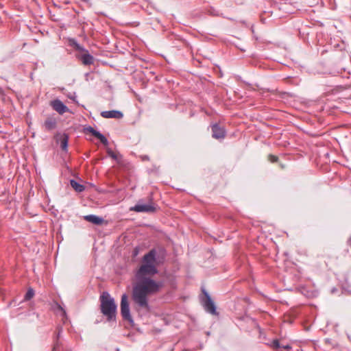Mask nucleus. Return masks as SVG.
Returning a JSON list of instances; mask_svg holds the SVG:
<instances>
[{
    "mask_svg": "<svg viewBox=\"0 0 351 351\" xmlns=\"http://www.w3.org/2000/svg\"><path fill=\"white\" fill-rule=\"evenodd\" d=\"M311 296H315V295L313 293H312L311 294L307 295V297H311Z\"/></svg>",
    "mask_w": 351,
    "mask_h": 351,
    "instance_id": "bb28decb",
    "label": "nucleus"
},
{
    "mask_svg": "<svg viewBox=\"0 0 351 351\" xmlns=\"http://www.w3.org/2000/svg\"><path fill=\"white\" fill-rule=\"evenodd\" d=\"M101 116L106 119H120L123 117V114L121 111L117 110H105L101 112Z\"/></svg>",
    "mask_w": 351,
    "mask_h": 351,
    "instance_id": "1a4fd4ad",
    "label": "nucleus"
},
{
    "mask_svg": "<svg viewBox=\"0 0 351 351\" xmlns=\"http://www.w3.org/2000/svg\"><path fill=\"white\" fill-rule=\"evenodd\" d=\"M269 160L271 162H276L278 160V158L276 156L269 155Z\"/></svg>",
    "mask_w": 351,
    "mask_h": 351,
    "instance_id": "412c9836",
    "label": "nucleus"
},
{
    "mask_svg": "<svg viewBox=\"0 0 351 351\" xmlns=\"http://www.w3.org/2000/svg\"><path fill=\"white\" fill-rule=\"evenodd\" d=\"M60 147L65 152H68V144H69V136L66 133H63L60 136Z\"/></svg>",
    "mask_w": 351,
    "mask_h": 351,
    "instance_id": "9b49d317",
    "label": "nucleus"
},
{
    "mask_svg": "<svg viewBox=\"0 0 351 351\" xmlns=\"http://www.w3.org/2000/svg\"><path fill=\"white\" fill-rule=\"evenodd\" d=\"M130 210L137 213H153L156 210V208L152 204H136Z\"/></svg>",
    "mask_w": 351,
    "mask_h": 351,
    "instance_id": "423d86ee",
    "label": "nucleus"
},
{
    "mask_svg": "<svg viewBox=\"0 0 351 351\" xmlns=\"http://www.w3.org/2000/svg\"><path fill=\"white\" fill-rule=\"evenodd\" d=\"M139 252H140V248L138 246H136L133 250H132V256L133 257H136V256H138V254H139Z\"/></svg>",
    "mask_w": 351,
    "mask_h": 351,
    "instance_id": "aec40b11",
    "label": "nucleus"
},
{
    "mask_svg": "<svg viewBox=\"0 0 351 351\" xmlns=\"http://www.w3.org/2000/svg\"><path fill=\"white\" fill-rule=\"evenodd\" d=\"M57 346H58V341H56V345L53 347V351H55L56 350Z\"/></svg>",
    "mask_w": 351,
    "mask_h": 351,
    "instance_id": "a878e982",
    "label": "nucleus"
},
{
    "mask_svg": "<svg viewBox=\"0 0 351 351\" xmlns=\"http://www.w3.org/2000/svg\"><path fill=\"white\" fill-rule=\"evenodd\" d=\"M203 293L205 295V300H202V303L204 310L212 315H217L216 305L210 295L204 289L203 290Z\"/></svg>",
    "mask_w": 351,
    "mask_h": 351,
    "instance_id": "20e7f679",
    "label": "nucleus"
},
{
    "mask_svg": "<svg viewBox=\"0 0 351 351\" xmlns=\"http://www.w3.org/2000/svg\"><path fill=\"white\" fill-rule=\"evenodd\" d=\"M143 160H149V156L145 155V156H143Z\"/></svg>",
    "mask_w": 351,
    "mask_h": 351,
    "instance_id": "393cba45",
    "label": "nucleus"
},
{
    "mask_svg": "<svg viewBox=\"0 0 351 351\" xmlns=\"http://www.w3.org/2000/svg\"><path fill=\"white\" fill-rule=\"evenodd\" d=\"M69 45L73 47L76 51H85V48L81 45L80 43L77 42V40L74 38H71L69 40Z\"/></svg>",
    "mask_w": 351,
    "mask_h": 351,
    "instance_id": "4468645a",
    "label": "nucleus"
},
{
    "mask_svg": "<svg viewBox=\"0 0 351 351\" xmlns=\"http://www.w3.org/2000/svg\"><path fill=\"white\" fill-rule=\"evenodd\" d=\"M84 219L86 221H88L94 225H97V226L101 225L104 221V219L103 217L95 215H85L84 217Z\"/></svg>",
    "mask_w": 351,
    "mask_h": 351,
    "instance_id": "9d476101",
    "label": "nucleus"
},
{
    "mask_svg": "<svg viewBox=\"0 0 351 351\" xmlns=\"http://www.w3.org/2000/svg\"><path fill=\"white\" fill-rule=\"evenodd\" d=\"M267 344L274 350H278L279 348H281V344L280 343L279 340L277 339L271 340L270 342H268Z\"/></svg>",
    "mask_w": 351,
    "mask_h": 351,
    "instance_id": "dca6fc26",
    "label": "nucleus"
},
{
    "mask_svg": "<svg viewBox=\"0 0 351 351\" xmlns=\"http://www.w3.org/2000/svg\"><path fill=\"white\" fill-rule=\"evenodd\" d=\"M107 153L110 157H111L112 159L118 161L117 156L110 149H108L107 150Z\"/></svg>",
    "mask_w": 351,
    "mask_h": 351,
    "instance_id": "6ab92c4d",
    "label": "nucleus"
},
{
    "mask_svg": "<svg viewBox=\"0 0 351 351\" xmlns=\"http://www.w3.org/2000/svg\"><path fill=\"white\" fill-rule=\"evenodd\" d=\"M94 137H95L97 139H99L101 141V143L103 145H104L105 146L108 145L109 142H108V138L103 134H101L100 132L97 131V132L94 136Z\"/></svg>",
    "mask_w": 351,
    "mask_h": 351,
    "instance_id": "2eb2a0df",
    "label": "nucleus"
},
{
    "mask_svg": "<svg viewBox=\"0 0 351 351\" xmlns=\"http://www.w3.org/2000/svg\"><path fill=\"white\" fill-rule=\"evenodd\" d=\"M70 184L71 187L77 192L80 193L85 190V186L83 184H80L75 180H71Z\"/></svg>",
    "mask_w": 351,
    "mask_h": 351,
    "instance_id": "ddd939ff",
    "label": "nucleus"
},
{
    "mask_svg": "<svg viewBox=\"0 0 351 351\" xmlns=\"http://www.w3.org/2000/svg\"><path fill=\"white\" fill-rule=\"evenodd\" d=\"M81 54L76 55L77 59L82 61L84 65H90L94 63V57L85 49V51H81Z\"/></svg>",
    "mask_w": 351,
    "mask_h": 351,
    "instance_id": "39448f33",
    "label": "nucleus"
},
{
    "mask_svg": "<svg viewBox=\"0 0 351 351\" xmlns=\"http://www.w3.org/2000/svg\"><path fill=\"white\" fill-rule=\"evenodd\" d=\"M83 132L85 134L90 133L94 136L96 134V133L97 132V130H95L90 125H86L83 128Z\"/></svg>",
    "mask_w": 351,
    "mask_h": 351,
    "instance_id": "f3484780",
    "label": "nucleus"
},
{
    "mask_svg": "<svg viewBox=\"0 0 351 351\" xmlns=\"http://www.w3.org/2000/svg\"><path fill=\"white\" fill-rule=\"evenodd\" d=\"M100 310L101 313L106 317V322L111 326L117 323V306L114 299L112 298L110 293L104 291L99 297Z\"/></svg>",
    "mask_w": 351,
    "mask_h": 351,
    "instance_id": "f03ea898",
    "label": "nucleus"
},
{
    "mask_svg": "<svg viewBox=\"0 0 351 351\" xmlns=\"http://www.w3.org/2000/svg\"><path fill=\"white\" fill-rule=\"evenodd\" d=\"M62 330H63L62 327L59 326L58 327V332H57V335H56V338L57 339H59L60 337L61 333H62Z\"/></svg>",
    "mask_w": 351,
    "mask_h": 351,
    "instance_id": "4be33fe9",
    "label": "nucleus"
},
{
    "mask_svg": "<svg viewBox=\"0 0 351 351\" xmlns=\"http://www.w3.org/2000/svg\"><path fill=\"white\" fill-rule=\"evenodd\" d=\"M281 348H283L285 350H291L292 348L289 344H281Z\"/></svg>",
    "mask_w": 351,
    "mask_h": 351,
    "instance_id": "5701e85b",
    "label": "nucleus"
},
{
    "mask_svg": "<svg viewBox=\"0 0 351 351\" xmlns=\"http://www.w3.org/2000/svg\"><path fill=\"white\" fill-rule=\"evenodd\" d=\"M71 99H72L73 101H75V99H76V95H75V93H73V95H69L68 96Z\"/></svg>",
    "mask_w": 351,
    "mask_h": 351,
    "instance_id": "b1692460",
    "label": "nucleus"
},
{
    "mask_svg": "<svg viewBox=\"0 0 351 351\" xmlns=\"http://www.w3.org/2000/svg\"><path fill=\"white\" fill-rule=\"evenodd\" d=\"M120 308L121 315L123 319L133 325L134 319L130 314V304L128 302V297L126 293H123L121 295Z\"/></svg>",
    "mask_w": 351,
    "mask_h": 351,
    "instance_id": "7ed1b4c3",
    "label": "nucleus"
},
{
    "mask_svg": "<svg viewBox=\"0 0 351 351\" xmlns=\"http://www.w3.org/2000/svg\"><path fill=\"white\" fill-rule=\"evenodd\" d=\"M51 106L60 114H63L64 113L69 111L68 107L58 99H56L51 101Z\"/></svg>",
    "mask_w": 351,
    "mask_h": 351,
    "instance_id": "0eeeda50",
    "label": "nucleus"
},
{
    "mask_svg": "<svg viewBox=\"0 0 351 351\" xmlns=\"http://www.w3.org/2000/svg\"><path fill=\"white\" fill-rule=\"evenodd\" d=\"M212 136L216 139L224 138L226 130L223 127L219 126L218 123H214L211 125Z\"/></svg>",
    "mask_w": 351,
    "mask_h": 351,
    "instance_id": "6e6552de",
    "label": "nucleus"
},
{
    "mask_svg": "<svg viewBox=\"0 0 351 351\" xmlns=\"http://www.w3.org/2000/svg\"><path fill=\"white\" fill-rule=\"evenodd\" d=\"M167 256V250L162 246L152 248L143 256L141 265L135 272L136 282L132 291V300L136 311H151L149 296L156 294L163 287L162 281H156L152 276L158 273V267L165 264Z\"/></svg>",
    "mask_w": 351,
    "mask_h": 351,
    "instance_id": "f257e3e1",
    "label": "nucleus"
},
{
    "mask_svg": "<svg viewBox=\"0 0 351 351\" xmlns=\"http://www.w3.org/2000/svg\"><path fill=\"white\" fill-rule=\"evenodd\" d=\"M3 93V89L0 86V94Z\"/></svg>",
    "mask_w": 351,
    "mask_h": 351,
    "instance_id": "cd10ccee",
    "label": "nucleus"
},
{
    "mask_svg": "<svg viewBox=\"0 0 351 351\" xmlns=\"http://www.w3.org/2000/svg\"><path fill=\"white\" fill-rule=\"evenodd\" d=\"M34 295V290L32 288H29L24 296V300L28 301L33 298Z\"/></svg>",
    "mask_w": 351,
    "mask_h": 351,
    "instance_id": "a211bd4d",
    "label": "nucleus"
},
{
    "mask_svg": "<svg viewBox=\"0 0 351 351\" xmlns=\"http://www.w3.org/2000/svg\"><path fill=\"white\" fill-rule=\"evenodd\" d=\"M56 125L57 121L53 117H48L44 123L45 129L49 131L55 129L56 128Z\"/></svg>",
    "mask_w": 351,
    "mask_h": 351,
    "instance_id": "f8f14e48",
    "label": "nucleus"
}]
</instances>
